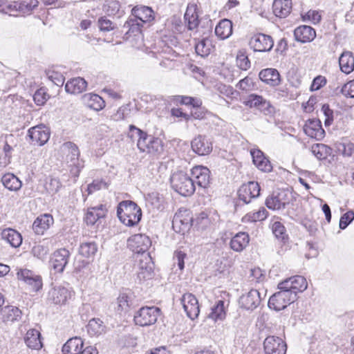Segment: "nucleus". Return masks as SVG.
<instances>
[{"label":"nucleus","mask_w":354,"mask_h":354,"mask_svg":"<svg viewBox=\"0 0 354 354\" xmlns=\"http://www.w3.org/2000/svg\"><path fill=\"white\" fill-rule=\"evenodd\" d=\"M177 43L175 37L165 35L152 46L151 53L158 59H162L160 66L167 68L174 67V60L178 54L173 50L172 46H176Z\"/></svg>","instance_id":"f257e3e1"},{"label":"nucleus","mask_w":354,"mask_h":354,"mask_svg":"<svg viewBox=\"0 0 354 354\" xmlns=\"http://www.w3.org/2000/svg\"><path fill=\"white\" fill-rule=\"evenodd\" d=\"M117 215L123 224L132 227L140 222L142 211L136 203L131 201H123L118 206Z\"/></svg>","instance_id":"f03ea898"},{"label":"nucleus","mask_w":354,"mask_h":354,"mask_svg":"<svg viewBox=\"0 0 354 354\" xmlns=\"http://www.w3.org/2000/svg\"><path fill=\"white\" fill-rule=\"evenodd\" d=\"M172 189L183 196L192 195L196 189V185L188 174L183 171L174 173L170 177Z\"/></svg>","instance_id":"7ed1b4c3"},{"label":"nucleus","mask_w":354,"mask_h":354,"mask_svg":"<svg viewBox=\"0 0 354 354\" xmlns=\"http://www.w3.org/2000/svg\"><path fill=\"white\" fill-rule=\"evenodd\" d=\"M63 151L66 153V161L71 167V174L75 178L80 175L81 169L84 167V162L79 159L80 151L76 145L71 142H65Z\"/></svg>","instance_id":"20e7f679"},{"label":"nucleus","mask_w":354,"mask_h":354,"mask_svg":"<svg viewBox=\"0 0 354 354\" xmlns=\"http://www.w3.org/2000/svg\"><path fill=\"white\" fill-rule=\"evenodd\" d=\"M279 291L272 295L268 301V307L275 311L283 310L296 300V295L286 289L279 288Z\"/></svg>","instance_id":"39448f33"},{"label":"nucleus","mask_w":354,"mask_h":354,"mask_svg":"<svg viewBox=\"0 0 354 354\" xmlns=\"http://www.w3.org/2000/svg\"><path fill=\"white\" fill-rule=\"evenodd\" d=\"M160 313V310L158 307H142L134 315V322L141 326H150L156 323Z\"/></svg>","instance_id":"423d86ee"},{"label":"nucleus","mask_w":354,"mask_h":354,"mask_svg":"<svg viewBox=\"0 0 354 354\" xmlns=\"http://www.w3.org/2000/svg\"><path fill=\"white\" fill-rule=\"evenodd\" d=\"M192 222L191 212L185 208H180L174 216L172 227L176 232L184 234L190 229Z\"/></svg>","instance_id":"0eeeda50"},{"label":"nucleus","mask_w":354,"mask_h":354,"mask_svg":"<svg viewBox=\"0 0 354 354\" xmlns=\"http://www.w3.org/2000/svg\"><path fill=\"white\" fill-rule=\"evenodd\" d=\"M73 295V292L71 288L62 286H54L48 292L47 301L54 305H66Z\"/></svg>","instance_id":"6e6552de"},{"label":"nucleus","mask_w":354,"mask_h":354,"mask_svg":"<svg viewBox=\"0 0 354 354\" xmlns=\"http://www.w3.org/2000/svg\"><path fill=\"white\" fill-rule=\"evenodd\" d=\"M137 147L140 151L151 154L160 153L163 150L162 140L147 133L144 138H141Z\"/></svg>","instance_id":"1a4fd4ad"},{"label":"nucleus","mask_w":354,"mask_h":354,"mask_svg":"<svg viewBox=\"0 0 354 354\" xmlns=\"http://www.w3.org/2000/svg\"><path fill=\"white\" fill-rule=\"evenodd\" d=\"M289 203V193L284 190L274 192L267 197L265 202L266 207L272 210L283 209Z\"/></svg>","instance_id":"9d476101"},{"label":"nucleus","mask_w":354,"mask_h":354,"mask_svg":"<svg viewBox=\"0 0 354 354\" xmlns=\"http://www.w3.org/2000/svg\"><path fill=\"white\" fill-rule=\"evenodd\" d=\"M127 244L134 253L142 254L143 256L151 246V241L145 234H138L129 237Z\"/></svg>","instance_id":"9b49d317"},{"label":"nucleus","mask_w":354,"mask_h":354,"mask_svg":"<svg viewBox=\"0 0 354 354\" xmlns=\"http://www.w3.org/2000/svg\"><path fill=\"white\" fill-rule=\"evenodd\" d=\"M249 45L254 51L269 52L274 46V41L271 36L259 33L250 38Z\"/></svg>","instance_id":"f8f14e48"},{"label":"nucleus","mask_w":354,"mask_h":354,"mask_svg":"<svg viewBox=\"0 0 354 354\" xmlns=\"http://www.w3.org/2000/svg\"><path fill=\"white\" fill-rule=\"evenodd\" d=\"M308 287L306 279L300 275L290 277L278 285V288L286 289L288 292L297 295L298 292L304 291Z\"/></svg>","instance_id":"ddd939ff"},{"label":"nucleus","mask_w":354,"mask_h":354,"mask_svg":"<svg viewBox=\"0 0 354 354\" xmlns=\"http://www.w3.org/2000/svg\"><path fill=\"white\" fill-rule=\"evenodd\" d=\"M263 346L266 354L286 353V342L281 337L274 335L267 337L264 340Z\"/></svg>","instance_id":"4468645a"},{"label":"nucleus","mask_w":354,"mask_h":354,"mask_svg":"<svg viewBox=\"0 0 354 354\" xmlns=\"http://www.w3.org/2000/svg\"><path fill=\"white\" fill-rule=\"evenodd\" d=\"M50 136L49 128L44 124L35 126L28 130V136L32 142L39 146L44 145L48 141Z\"/></svg>","instance_id":"2eb2a0df"},{"label":"nucleus","mask_w":354,"mask_h":354,"mask_svg":"<svg viewBox=\"0 0 354 354\" xmlns=\"http://www.w3.org/2000/svg\"><path fill=\"white\" fill-rule=\"evenodd\" d=\"M190 176L194 179V185L196 184L202 188H207L210 184V171L209 169L202 165L194 167L191 170Z\"/></svg>","instance_id":"dca6fc26"},{"label":"nucleus","mask_w":354,"mask_h":354,"mask_svg":"<svg viewBox=\"0 0 354 354\" xmlns=\"http://www.w3.org/2000/svg\"><path fill=\"white\" fill-rule=\"evenodd\" d=\"M260 194V186L257 182L250 181L243 185L238 190L239 200L248 204L252 198L258 197Z\"/></svg>","instance_id":"f3484780"},{"label":"nucleus","mask_w":354,"mask_h":354,"mask_svg":"<svg viewBox=\"0 0 354 354\" xmlns=\"http://www.w3.org/2000/svg\"><path fill=\"white\" fill-rule=\"evenodd\" d=\"M70 252L61 248L53 252L50 259V266L55 272H62L68 262Z\"/></svg>","instance_id":"a211bd4d"},{"label":"nucleus","mask_w":354,"mask_h":354,"mask_svg":"<svg viewBox=\"0 0 354 354\" xmlns=\"http://www.w3.org/2000/svg\"><path fill=\"white\" fill-rule=\"evenodd\" d=\"M181 303L188 317L191 319L198 317L200 313L198 301L193 294H184L181 299Z\"/></svg>","instance_id":"6ab92c4d"},{"label":"nucleus","mask_w":354,"mask_h":354,"mask_svg":"<svg viewBox=\"0 0 354 354\" xmlns=\"http://www.w3.org/2000/svg\"><path fill=\"white\" fill-rule=\"evenodd\" d=\"M153 275V263L149 254L142 256L138 265L137 276L140 281L150 279Z\"/></svg>","instance_id":"aec40b11"},{"label":"nucleus","mask_w":354,"mask_h":354,"mask_svg":"<svg viewBox=\"0 0 354 354\" xmlns=\"http://www.w3.org/2000/svg\"><path fill=\"white\" fill-rule=\"evenodd\" d=\"M17 274L18 279L30 286L33 291L37 292L41 288L42 281L41 277L34 274L31 270L19 269Z\"/></svg>","instance_id":"412c9836"},{"label":"nucleus","mask_w":354,"mask_h":354,"mask_svg":"<svg viewBox=\"0 0 354 354\" xmlns=\"http://www.w3.org/2000/svg\"><path fill=\"white\" fill-rule=\"evenodd\" d=\"M304 131L308 136L317 140H321L325 136V131L317 119L308 120L304 126Z\"/></svg>","instance_id":"4be33fe9"},{"label":"nucleus","mask_w":354,"mask_h":354,"mask_svg":"<svg viewBox=\"0 0 354 354\" xmlns=\"http://www.w3.org/2000/svg\"><path fill=\"white\" fill-rule=\"evenodd\" d=\"M261 303L260 293L257 290L252 289L248 293L243 295L239 299L241 308L246 310H254Z\"/></svg>","instance_id":"5701e85b"},{"label":"nucleus","mask_w":354,"mask_h":354,"mask_svg":"<svg viewBox=\"0 0 354 354\" xmlns=\"http://www.w3.org/2000/svg\"><path fill=\"white\" fill-rule=\"evenodd\" d=\"M132 17L142 24L149 23L154 20L153 10L148 6H136L131 10Z\"/></svg>","instance_id":"b1692460"},{"label":"nucleus","mask_w":354,"mask_h":354,"mask_svg":"<svg viewBox=\"0 0 354 354\" xmlns=\"http://www.w3.org/2000/svg\"><path fill=\"white\" fill-rule=\"evenodd\" d=\"M192 150L199 156L208 155L212 151V142L205 137L201 135L196 136L192 141Z\"/></svg>","instance_id":"393cba45"},{"label":"nucleus","mask_w":354,"mask_h":354,"mask_svg":"<svg viewBox=\"0 0 354 354\" xmlns=\"http://www.w3.org/2000/svg\"><path fill=\"white\" fill-rule=\"evenodd\" d=\"M21 315V310L13 306H6L0 310V319L6 324H11L19 321Z\"/></svg>","instance_id":"a878e982"},{"label":"nucleus","mask_w":354,"mask_h":354,"mask_svg":"<svg viewBox=\"0 0 354 354\" xmlns=\"http://www.w3.org/2000/svg\"><path fill=\"white\" fill-rule=\"evenodd\" d=\"M225 316L226 313L224 307V301L219 300L217 301L216 304L212 308L211 313L206 319V322H207L208 324L214 323L215 324L220 325L225 319Z\"/></svg>","instance_id":"bb28decb"},{"label":"nucleus","mask_w":354,"mask_h":354,"mask_svg":"<svg viewBox=\"0 0 354 354\" xmlns=\"http://www.w3.org/2000/svg\"><path fill=\"white\" fill-rule=\"evenodd\" d=\"M252 157V161L256 167L262 171L270 172L272 167L270 160L265 157L263 153L258 149H253L250 151Z\"/></svg>","instance_id":"cd10ccee"},{"label":"nucleus","mask_w":354,"mask_h":354,"mask_svg":"<svg viewBox=\"0 0 354 354\" xmlns=\"http://www.w3.org/2000/svg\"><path fill=\"white\" fill-rule=\"evenodd\" d=\"M294 35L297 41L306 43L313 41L316 36V32L310 26H301L295 30Z\"/></svg>","instance_id":"c85d7f7f"},{"label":"nucleus","mask_w":354,"mask_h":354,"mask_svg":"<svg viewBox=\"0 0 354 354\" xmlns=\"http://www.w3.org/2000/svg\"><path fill=\"white\" fill-rule=\"evenodd\" d=\"M53 223V216L50 214H45L35 219L32 224V230L37 234H43Z\"/></svg>","instance_id":"c756f323"},{"label":"nucleus","mask_w":354,"mask_h":354,"mask_svg":"<svg viewBox=\"0 0 354 354\" xmlns=\"http://www.w3.org/2000/svg\"><path fill=\"white\" fill-rule=\"evenodd\" d=\"M259 76L262 82L272 86L279 85L281 82L280 75L274 68L263 69L260 71Z\"/></svg>","instance_id":"7c9ffc66"},{"label":"nucleus","mask_w":354,"mask_h":354,"mask_svg":"<svg viewBox=\"0 0 354 354\" xmlns=\"http://www.w3.org/2000/svg\"><path fill=\"white\" fill-rule=\"evenodd\" d=\"M196 10L197 6L194 3H189L184 15L187 28L190 30L196 29L199 24L198 15Z\"/></svg>","instance_id":"2f4dec72"},{"label":"nucleus","mask_w":354,"mask_h":354,"mask_svg":"<svg viewBox=\"0 0 354 354\" xmlns=\"http://www.w3.org/2000/svg\"><path fill=\"white\" fill-rule=\"evenodd\" d=\"M272 10L275 16L285 18L292 10V1L291 0H274Z\"/></svg>","instance_id":"473e14b6"},{"label":"nucleus","mask_w":354,"mask_h":354,"mask_svg":"<svg viewBox=\"0 0 354 354\" xmlns=\"http://www.w3.org/2000/svg\"><path fill=\"white\" fill-rule=\"evenodd\" d=\"M339 64L342 72L350 74L354 71V55L348 50L344 51L339 57Z\"/></svg>","instance_id":"72a5a7b5"},{"label":"nucleus","mask_w":354,"mask_h":354,"mask_svg":"<svg viewBox=\"0 0 354 354\" xmlns=\"http://www.w3.org/2000/svg\"><path fill=\"white\" fill-rule=\"evenodd\" d=\"M105 205H100L88 209L85 221L88 225H94L100 218L105 216L106 213Z\"/></svg>","instance_id":"f704fd0d"},{"label":"nucleus","mask_w":354,"mask_h":354,"mask_svg":"<svg viewBox=\"0 0 354 354\" xmlns=\"http://www.w3.org/2000/svg\"><path fill=\"white\" fill-rule=\"evenodd\" d=\"M214 49V41L210 37L203 38L195 44L196 53L203 57L208 56Z\"/></svg>","instance_id":"c9c22d12"},{"label":"nucleus","mask_w":354,"mask_h":354,"mask_svg":"<svg viewBox=\"0 0 354 354\" xmlns=\"http://www.w3.org/2000/svg\"><path fill=\"white\" fill-rule=\"evenodd\" d=\"M250 237L245 232H239L230 241V248L235 252L243 251L249 244Z\"/></svg>","instance_id":"e433bc0d"},{"label":"nucleus","mask_w":354,"mask_h":354,"mask_svg":"<svg viewBox=\"0 0 354 354\" xmlns=\"http://www.w3.org/2000/svg\"><path fill=\"white\" fill-rule=\"evenodd\" d=\"M86 86L85 80L78 77L68 81L65 85V90L68 93L79 94L84 91Z\"/></svg>","instance_id":"4c0bfd02"},{"label":"nucleus","mask_w":354,"mask_h":354,"mask_svg":"<svg viewBox=\"0 0 354 354\" xmlns=\"http://www.w3.org/2000/svg\"><path fill=\"white\" fill-rule=\"evenodd\" d=\"M84 342L80 337L70 338L62 346L64 354H80L82 351Z\"/></svg>","instance_id":"58836bf2"},{"label":"nucleus","mask_w":354,"mask_h":354,"mask_svg":"<svg viewBox=\"0 0 354 354\" xmlns=\"http://www.w3.org/2000/svg\"><path fill=\"white\" fill-rule=\"evenodd\" d=\"M243 104L250 108L256 107L260 110H264L268 108L270 102L263 98L262 96L256 94L250 95L244 101Z\"/></svg>","instance_id":"ea45409f"},{"label":"nucleus","mask_w":354,"mask_h":354,"mask_svg":"<svg viewBox=\"0 0 354 354\" xmlns=\"http://www.w3.org/2000/svg\"><path fill=\"white\" fill-rule=\"evenodd\" d=\"M215 34L221 39L228 38L232 34V21L227 19L221 20L216 26Z\"/></svg>","instance_id":"a19ab883"},{"label":"nucleus","mask_w":354,"mask_h":354,"mask_svg":"<svg viewBox=\"0 0 354 354\" xmlns=\"http://www.w3.org/2000/svg\"><path fill=\"white\" fill-rule=\"evenodd\" d=\"M2 238L13 248H18L22 243L21 234L13 229L4 230L2 232Z\"/></svg>","instance_id":"79ce46f5"},{"label":"nucleus","mask_w":354,"mask_h":354,"mask_svg":"<svg viewBox=\"0 0 354 354\" xmlns=\"http://www.w3.org/2000/svg\"><path fill=\"white\" fill-rule=\"evenodd\" d=\"M131 303V295L127 292H121L117 298L115 310L120 315L125 313L129 310Z\"/></svg>","instance_id":"37998d69"},{"label":"nucleus","mask_w":354,"mask_h":354,"mask_svg":"<svg viewBox=\"0 0 354 354\" xmlns=\"http://www.w3.org/2000/svg\"><path fill=\"white\" fill-rule=\"evenodd\" d=\"M3 186L10 191H17L22 185L21 180L12 174H4L1 178Z\"/></svg>","instance_id":"c03bdc74"},{"label":"nucleus","mask_w":354,"mask_h":354,"mask_svg":"<svg viewBox=\"0 0 354 354\" xmlns=\"http://www.w3.org/2000/svg\"><path fill=\"white\" fill-rule=\"evenodd\" d=\"M84 99L87 106L95 111L102 110L105 106L104 100L97 94H86L84 96Z\"/></svg>","instance_id":"a18cd8bd"},{"label":"nucleus","mask_w":354,"mask_h":354,"mask_svg":"<svg viewBox=\"0 0 354 354\" xmlns=\"http://www.w3.org/2000/svg\"><path fill=\"white\" fill-rule=\"evenodd\" d=\"M311 152L319 160H324L331 154L332 149L322 143L313 145Z\"/></svg>","instance_id":"49530a36"},{"label":"nucleus","mask_w":354,"mask_h":354,"mask_svg":"<svg viewBox=\"0 0 354 354\" xmlns=\"http://www.w3.org/2000/svg\"><path fill=\"white\" fill-rule=\"evenodd\" d=\"M268 212L264 208H260L257 212H249L242 218L243 223H253L265 220L268 216Z\"/></svg>","instance_id":"de8ad7c7"},{"label":"nucleus","mask_w":354,"mask_h":354,"mask_svg":"<svg viewBox=\"0 0 354 354\" xmlns=\"http://www.w3.org/2000/svg\"><path fill=\"white\" fill-rule=\"evenodd\" d=\"M25 342L29 348L39 350L43 346L41 333H26Z\"/></svg>","instance_id":"09e8293b"},{"label":"nucleus","mask_w":354,"mask_h":354,"mask_svg":"<svg viewBox=\"0 0 354 354\" xmlns=\"http://www.w3.org/2000/svg\"><path fill=\"white\" fill-rule=\"evenodd\" d=\"M97 251V246L95 242H84L82 243L79 249L80 255L86 258H92Z\"/></svg>","instance_id":"8fccbe9b"},{"label":"nucleus","mask_w":354,"mask_h":354,"mask_svg":"<svg viewBox=\"0 0 354 354\" xmlns=\"http://www.w3.org/2000/svg\"><path fill=\"white\" fill-rule=\"evenodd\" d=\"M142 26L143 24L131 17L124 23L123 28L127 29L126 34L131 36V35H136L140 33Z\"/></svg>","instance_id":"3c124183"},{"label":"nucleus","mask_w":354,"mask_h":354,"mask_svg":"<svg viewBox=\"0 0 354 354\" xmlns=\"http://www.w3.org/2000/svg\"><path fill=\"white\" fill-rule=\"evenodd\" d=\"M272 231L275 237L281 241H284L288 239L286 228L279 221H274L272 224Z\"/></svg>","instance_id":"603ef678"},{"label":"nucleus","mask_w":354,"mask_h":354,"mask_svg":"<svg viewBox=\"0 0 354 354\" xmlns=\"http://www.w3.org/2000/svg\"><path fill=\"white\" fill-rule=\"evenodd\" d=\"M37 0H30L29 2L25 1L18 2L19 13L21 14H30L31 11L37 7Z\"/></svg>","instance_id":"864d4df0"},{"label":"nucleus","mask_w":354,"mask_h":354,"mask_svg":"<svg viewBox=\"0 0 354 354\" xmlns=\"http://www.w3.org/2000/svg\"><path fill=\"white\" fill-rule=\"evenodd\" d=\"M87 332H102L105 330L103 322L99 318L91 319L86 326Z\"/></svg>","instance_id":"5fc2aeb1"},{"label":"nucleus","mask_w":354,"mask_h":354,"mask_svg":"<svg viewBox=\"0 0 354 354\" xmlns=\"http://www.w3.org/2000/svg\"><path fill=\"white\" fill-rule=\"evenodd\" d=\"M62 185L59 179L57 178H50L45 185V189L50 194L57 193L61 189Z\"/></svg>","instance_id":"6e6d98bb"},{"label":"nucleus","mask_w":354,"mask_h":354,"mask_svg":"<svg viewBox=\"0 0 354 354\" xmlns=\"http://www.w3.org/2000/svg\"><path fill=\"white\" fill-rule=\"evenodd\" d=\"M16 138L12 134L6 135L4 137V145L3 147L4 156L11 157V152L12 151V146L16 145L15 144Z\"/></svg>","instance_id":"4d7b16f0"},{"label":"nucleus","mask_w":354,"mask_h":354,"mask_svg":"<svg viewBox=\"0 0 354 354\" xmlns=\"http://www.w3.org/2000/svg\"><path fill=\"white\" fill-rule=\"evenodd\" d=\"M147 133L142 131L136 126L131 124L129 127L128 137L132 140H137V143L140 142L141 138H144Z\"/></svg>","instance_id":"13d9d810"},{"label":"nucleus","mask_w":354,"mask_h":354,"mask_svg":"<svg viewBox=\"0 0 354 354\" xmlns=\"http://www.w3.org/2000/svg\"><path fill=\"white\" fill-rule=\"evenodd\" d=\"M46 76L48 80L57 86H62L64 82V77L59 72L48 71Z\"/></svg>","instance_id":"bf43d9fd"},{"label":"nucleus","mask_w":354,"mask_h":354,"mask_svg":"<svg viewBox=\"0 0 354 354\" xmlns=\"http://www.w3.org/2000/svg\"><path fill=\"white\" fill-rule=\"evenodd\" d=\"M236 65L241 70L246 71L250 67L248 57L243 52H239L236 56Z\"/></svg>","instance_id":"052dcab7"},{"label":"nucleus","mask_w":354,"mask_h":354,"mask_svg":"<svg viewBox=\"0 0 354 354\" xmlns=\"http://www.w3.org/2000/svg\"><path fill=\"white\" fill-rule=\"evenodd\" d=\"M354 220V212L349 210L344 214L339 220V228L344 230Z\"/></svg>","instance_id":"680f3d73"},{"label":"nucleus","mask_w":354,"mask_h":354,"mask_svg":"<svg viewBox=\"0 0 354 354\" xmlns=\"http://www.w3.org/2000/svg\"><path fill=\"white\" fill-rule=\"evenodd\" d=\"M137 338L133 335L129 334L124 335L123 338L119 341V344L122 347H134L137 345Z\"/></svg>","instance_id":"e2e57ef3"},{"label":"nucleus","mask_w":354,"mask_h":354,"mask_svg":"<svg viewBox=\"0 0 354 354\" xmlns=\"http://www.w3.org/2000/svg\"><path fill=\"white\" fill-rule=\"evenodd\" d=\"M98 25L102 31H110L115 28L112 21L106 17H100L98 19Z\"/></svg>","instance_id":"0e129e2a"},{"label":"nucleus","mask_w":354,"mask_h":354,"mask_svg":"<svg viewBox=\"0 0 354 354\" xmlns=\"http://www.w3.org/2000/svg\"><path fill=\"white\" fill-rule=\"evenodd\" d=\"M341 93L346 97L354 98V80L345 84L341 89Z\"/></svg>","instance_id":"69168bd1"},{"label":"nucleus","mask_w":354,"mask_h":354,"mask_svg":"<svg viewBox=\"0 0 354 354\" xmlns=\"http://www.w3.org/2000/svg\"><path fill=\"white\" fill-rule=\"evenodd\" d=\"M48 95L46 93L44 90L41 88V89L37 90L35 93V94L33 95V99H34L35 102L37 105H43L48 100Z\"/></svg>","instance_id":"338daca9"},{"label":"nucleus","mask_w":354,"mask_h":354,"mask_svg":"<svg viewBox=\"0 0 354 354\" xmlns=\"http://www.w3.org/2000/svg\"><path fill=\"white\" fill-rule=\"evenodd\" d=\"M48 252V248L41 245H37L32 248V253L34 256L39 259H44L47 255Z\"/></svg>","instance_id":"774afa93"}]
</instances>
